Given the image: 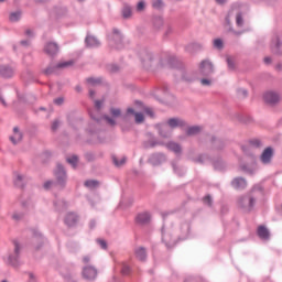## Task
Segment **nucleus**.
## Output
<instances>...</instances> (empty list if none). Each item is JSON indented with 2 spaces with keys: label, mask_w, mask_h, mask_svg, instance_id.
<instances>
[{
  "label": "nucleus",
  "mask_w": 282,
  "mask_h": 282,
  "mask_svg": "<svg viewBox=\"0 0 282 282\" xmlns=\"http://www.w3.org/2000/svg\"><path fill=\"white\" fill-rule=\"evenodd\" d=\"M204 203L207 204L208 206H212L213 199L210 198V196H205L204 197Z\"/></svg>",
  "instance_id": "37"
},
{
  "label": "nucleus",
  "mask_w": 282,
  "mask_h": 282,
  "mask_svg": "<svg viewBox=\"0 0 282 282\" xmlns=\"http://www.w3.org/2000/svg\"><path fill=\"white\" fill-rule=\"evenodd\" d=\"M90 116L94 118V120H96V118L94 117V113H90Z\"/></svg>",
  "instance_id": "57"
},
{
  "label": "nucleus",
  "mask_w": 282,
  "mask_h": 282,
  "mask_svg": "<svg viewBox=\"0 0 282 282\" xmlns=\"http://www.w3.org/2000/svg\"><path fill=\"white\" fill-rule=\"evenodd\" d=\"M135 219L138 224H149V221H151V214L149 212H143L138 214Z\"/></svg>",
  "instance_id": "10"
},
{
  "label": "nucleus",
  "mask_w": 282,
  "mask_h": 282,
  "mask_svg": "<svg viewBox=\"0 0 282 282\" xmlns=\"http://www.w3.org/2000/svg\"><path fill=\"white\" fill-rule=\"evenodd\" d=\"M274 53L282 54V44L279 42V37L274 40Z\"/></svg>",
  "instance_id": "20"
},
{
  "label": "nucleus",
  "mask_w": 282,
  "mask_h": 282,
  "mask_svg": "<svg viewBox=\"0 0 282 282\" xmlns=\"http://www.w3.org/2000/svg\"><path fill=\"white\" fill-rule=\"evenodd\" d=\"M214 47H216L217 50H221V47H224V41H221L220 39H216L214 41Z\"/></svg>",
  "instance_id": "30"
},
{
  "label": "nucleus",
  "mask_w": 282,
  "mask_h": 282,
  "mask_svg": "<svg viewBox=\"0 0 282 282\" xmlns=\"http://www.w3.org/2000/svg\"><path fill=\"white\" fill-rule=\"evenodd\" d=\"M137 10H139V12H141V10H144V2L143 1L138 3Z\"/></svg>",
  "instance_id": "42"
},
{
  "label": "nucleus",
  "mask_w": 282,
  "mask_h": 282,
  "mask_svg": "<svg viewBox=\"0 0 282 282\" xmlns=\"http://www.w3.org/2000/svg\"><path fill=\"white\" fill-rule=\"evenodd\" d=\"M237 95H238V98H246L248 96V90H246L243 88H239L237 90Z\"/></svg>",
  "instance_id": "28"
},
{
  "label": "nucleus",
  "mask_w": 282,
  "mask_h": 282,
  "mask_svg": "<svg viewBox=\"0 0 282 282\" xmlns=\"http://www.w3.org/2000/svg\"><path fill=\"white\" fill-rule=\"evenodd\" d=\"M263 100L267 105H276L281 100V96L274 91H268L263 95Z\"/></svg>",
  "instance_id": "4"
},
{
  "label": "nucleus",
  "mask_w": 282,
  "mask_h": 282,
  "mask_svg": "<svg viewBox=\"0 0 282 282\" xmlns=\"http://www.w3.org/2000/svg\"><path fill=\"white\" fill-rule=\"evenodd\" d=\"M167 149L170 151H173L176 154L182 153V148L180 147V144L175 143V142H170L167 143Z\"/></svg>",
  "instance_id": "18"
},
{
  "label": "nucleus",
  "mask_w": 282,
  "mask_h": 282,
  "mask_svg": "<svg viewBox=\"0 0 282 282\" xmlns=\"http://www.w3.org/2000/svg\"><path fill=\"white\" fill-rule=\"evenodd\" d=\"M134 254L139 261H144L147 259V249L139 247L134 250Z\"/></svg>",
  "instance_id": "14"
},
{
  "label": "nucleus",
  "mask_w": 282,
  "mask_h": 282,
  "mask_svg": "<svg viewBox=\"0 0 282 282\" xmlns=\"http://www.w3.org/2000/svg\"><path fill=\"white\" fill-rule=\"evenodd\" d=\"M162 129L165 130V129H166V126H163Z\"/></svg>",
  "instance_id": "59"
},
{
  "label": "nucleus",
  "mask_w": 282,
  "mask_h": 282,
  "mask_svg": "<svg viewBox=\"0 0 282 282\" xmlns=\"http://www.w3.org/2000/svg\"><path fill=\"white\" fill-rule=\"evenodd\" d=\"M86 45L88 47H98V45H100V42L98 41V39L91 36V35H88L86 37Z\"/></svg>",
  "instance_id": "16"
},
{
  "label": "nucleus",
  "mask_w": 282,
  "mask_h": 282,
  "mask_svg": "<svg viewBox=\"0 0 282 282\" xmlns=\"http://www.w3.org/2000/svg\"><path fill=\"white\" fill-rule=\"evenodd\" d=\"M19 19H21V12H14L10 14V21L13 23L19 21Z\"/></svg>",
  "instance_id": "27"
},
{
  "label": "nucleus",
  "mask_w": 282,
  "mask_h": 282,
  "mask_svg": "<svg viewBox=\"0 0 282 282\" xmlns=\"http://www.w3.org/2000/svg\"><path fill=\"white\" fill-rule=\"evenodd\" d=\"M78 221V216L74 213H68L65 218L66 226H76Z\"/></svg>",
  "instance_id": "12"
},
{
  "label": "nucleus",
  "mask_w": 282,
  "mask_h": 282,
  "mask_svg": "<svg viewBox=\"0 0 282 282\" xmlns=\"http://www.w3.org/2000/svg\"><path fill=\"white\" fill-rule=\"evenodd\" d=\"M128 113H135V111L133 110V108H128Z\"/></svg>",
  "instance_id": "51"
},
{
  "label": "nucleus",
  "mask_w": 282,
  "mask_h": 282,
  "mask_svg": "<svg viewBox=\"0 0 282 282\" xmlns=\"http://www.w3.org/2000/svg\"><path fill=\"white\" fill-rule=\"evenodd\" d=\"M105 120H107L108 124H111V126L116 124V120H113L109 117H105Z\"/></svg>",
  "instance_id": "43"
},
{
  "label": "nucleus",
  "mask_w": 282,
  "mask_h": 282,
  "mask_svg": "<svg viewBox=\"0 0 282 282\" xmlns=\"http://www.w3.org/2000/svg\"><path fill=\"white\" fill-rule=\"evenodd\" d=\"M216 3H226V0H216Z\"/></svg>",
  "instance_id": "53"
},
{
  "label": "nucleus",
  "mask_w": 282,
  "mask_h": 282,
  "mask_svg": "<svg viewBox=\"0 0 282 282\" xmlns=\"http://www.w3.org/2000/svg\"><path fill=\"white\" fill-rule=\"evenodd\" d=\"M199 131H202V127H199V126L191 127L187 130V135H197V133H199Z\"/></svg>",
  "instance_id": "19"
},
{
  "label": "nucleus",
  "mask_w": 282,
  "mask_h": 282,
  "mask_svg": "<svg viewBox=\"0 0 282 282\" xmlns=\"http://www.w3.org/2000/svg\"><path fill=\"white\" fill-rule=\"evenodd\" d=\"M68 164H72L74 169H76V164H78V156L73 155L70 158H67Z\"/></svg>",
  "instance_id": "26"
},
{
  "label": "nucleus",
  "mask_w": 282,
  "mask_h": 282,
  "mask_svg": "<svg viewBox=\"0 0 282 282\" xmlns=\"http://www.w3.org/2000/svg\"><path fill=\"white\" fill-rule=\"evenodd\" d=\"M231 186H234L237 191H243V188L248 186V183L243 178L237 177L231 182Z\"/></svg>",
  "instance_id": "8"
},
{
  "label": "nucleus",
  "mask_w": 282,
  "mask_h": 282,
  "mask_svg": "<svg viewBox=\"0 0 282 282\" xmlns=\"http://www.w3.org/2000/svg\"><path fill=\"white\" fill-rule=\"evenodd\" d=\"M89 96H90V98H94V96H95L94 90H89Z\"/></svg>",
  "instance_id": "52"
},
{
  "label": "nucleus",
  "mask_w": 282,
  "mask_h": 282,
  "mask_svg": "<svg viewBox=\"0 0 282 282\" xmlns=\"http://www.w3.org/2000/svg\"><path fill=\"white\" fill-rule=\"evenodd\" d=\"M21 180H23V176L21 175H18L17 176V181H15V184L19 186V182H21Z\"/></svg>",
  "instance_id": "49"
},
{
  "label": "nucleus",
  "mask_w": 282,
  "mask_h": 282,
  "mask_svg": "<svg viewBox=\"0 0 282 282\" xmlns=\"http://www.w3.org/2000/svg\"><path fill=\"white\" fill-rule=\"evenodd\" d=\"M110 113H111V116H113V118H120V109H118V108H111V110H110Z\"/></svg>",
  "instance_id": "31"
},
{
  "label": "nucleus",
  "mask_w": 282,
  "mask_h": 282,
  "mask_svg": "<svg viewBox=\"0 0 282 282\" xmlns=\"http://www.w3.org/2000/svg\"><path fill=\"white\" fill-rule=\"evenodd\" d=\"M258 236L260 237V239H270V231L268 230V228H265V226H259Z\"/></svg>",
  "instance_id": "15"
},
{
  "label": "nucleus",
  "mask_w": 282,
  "mask_h": 282,
  "mask_svg": "<svg viewBox=\"0 0 282 282\" xmlns=\"http://www.w3.org/2000/svg\"><path fill=\"white\" fill-rule=\"evenodd\" d=\"M236 23H237L238 28H241L243 25V17H241V13H238L236 15Z\"/></svg>",
  "instance_id": "29"
},
{
  "label": "nucleus",
  "mask_w": 282,
  "mask_h": 282,
  "mask_svg": "<svg viewBox=\"0 0 282 282\" xmlns=\"http://www.w3.org/2000/svg\"><path fill=\"white\" fill-rule=\"evenodd\" d=\"M85 186L87 188H97V186H99V183L98 181H86Z\"/></svg>",
  "instance_id": "25"
},
{
  "label": "nucleus",
  "mask_w": 282,
  "mask_h": 282,
  "mask_svg": "<svg viewBox=\"0 0 282 282\" xmlns=\"http://www.w3.org/2000/svg\"><path fill=\"white\" fill-rule=\"evenodd\" d=\"M58 124H61V122H58V120H55L52 124V130L56 131L58 129Z\"/></svg>",
  "instance_id": "40"
},
{
  "label": "nucleus",
  "mask_w": 282,
  "mask_h": 282,
  "mask_svg": "<svg viewBox=\"0 0 282 282\" xmlns=\"http://www.w3.org/2000/svg\"><path fill=\"white\" fill-rule=\"evenodd\" d=\"M20 250H21V246L17 241H14V253L13 256H9L8 258L9 265H12L13 268H18Z\"/></svg>",
  "instance_id": "3"
},
{
  "label": "nucleus",
  "mask_w": 282,
  "mask_h": 282,
  "mask_svg": "<svg viewBox=\"0 0 282 282\" xmlns=\"http://www.w3.org/2000/svg\"><path fill=\"white\" fill-rule=\"evenodd\" d=\"M257 147H259V141H256Z\"/></svg>",
  "instance_id": "60"
},
{
  "label": "nucleus",
  "mask_w": 282,
  "mask_h": 282,
  "mask_svg": "<svg viewBox=\"0 0 282 282\" xmlns=\"http://www.w3.org/2000/svg\"><path fill=\"white\" fill-rule=\"evenodd\" d=\"M226 22H227L228 24H230V20H229L228 18L226 19Z\"/></svg>",
  "instance_id": "55"
},
{
  "label": "nucleus",
  "mask_w": 282,
  "mask_h": 282,
  "mask_svg": "<svg viewBox=\"0 0 282 282\" xmlns=\"http://www.w3.org/2000/svg\"><path fill=\"white\" fill-rule=\"evenodd\" d=\"M253 193L254 188L249 195L243 196L238 200L240 208H243V210H247L248 213H250V210L254 208V204H257V196Z\"/></svg>",
  "instance_id": "1"
},
{
  "label": "nucleus",
  "mask_w": 282,
  "mask_h": 282,
  "mask_svg": "<svg viewBox=\"0 0 282 282\" xmlns=\"http://www.w3.org/2000/svg\"><path fill=\"white\" fill-rule=\"evenodd\" d=\"M95 107H96L97 111H100V107H102V101L96 100L95 101Z\"/></svg>",
  "instance_id": "38"
},
{
  "label": "nucleus",
  "mask_w": 282,
  "mask_h": 282,
  "mask_svg": "<svg viewBox=\"0 0 282 282\" xmlns=\"http://www.w3.org/2000/svg\"><path fill=\"white\" fill-rule=\"evenodd\" d=\"M36 250H39V247H35Z\"/></svg>",
  "instance_id": "63"
},
{
  "label": "nucleus",
  "mask_w": 282,
  "mask_h": 282,
  "mask_svg": "<svg viewBox=\"0 0 282 282\" xmlns=\"http://www.w3.org/2000/svg\"><path fill=\"white\" fill-rule=\"evenodd\" d=\"M153 8H156V10H160V8H162V2L161 0H156L153 2Z\"/></svg>",
  "instance_id": "35"
},
{
  "label": "nucleus",
  "mask_w": 282,
  "mask_h": 282,
  "mask_svg": "<svg viewBox=\"0 0 282 282\" xmlns=\"http://www.w3.org/2000/svg\"><path fill=\"white\" fill-rule=\"evenodd\" d=\"M36 1H39V2H43V1H46V0H36Z\"/></svg>",
  "instance_id": "58"
},
{
  "label": "nucleus",
  "mask_w": 282,
  "mask_h": 282,
  "mask_svg": "<svg viewBox=\"0 0 282 282\" xmlns=\"http://www.w3.org/2000/svg\"><path fill=\"white\" fill-rule=\"evenodd\" d=\"M55 105H63V99L57 98L54 100Z\"/></svg>",
  "instance_id": "47"
},
{
  "label": "nucleus",
  "mask_w": 282,
  "mask_h": 282,
  "mask_svg": "<svg viewBox=\"0 0 282 282\" xmlns=\"http://www.w3.org/2000/svg\"><path fill=\"white\" fill-rule=\"evenodd\" d=\"M21 43H22V45H28V42H23V41H22Z\"/></svg>",
  "instance_id": "56"
},
{
  "label": "nucleus",
  "mask_w": 282,
  "mask_h": 282,
  "mask_svg": "<svg viewBox=\"0 0 282 282\" xmlns=\"http://www.w3.org/2000/svg\"><path fill=\"white\" fill-rule=\"evenodd\" d=\"M121 272H122L123 274H129V272H131V269L129 268V265L123 264V265H122V269H121Z\"/></svg>",
  "instance_id": "32"
},
{
  "label": "nucleus",
  "mask_w": 282,
  "mask_h": 282,
  "mask_svg": "<svg viewBox=\"0 0 282 282\" xmlns=\"http://www.w3.org/2000/svg\"><path fill=\"white\" fill-rule=\"evenodd\" d=\"M161 135H166V134H163V133L161 132Z\"/></svg>",
  "instance_id": "62"
},
{
  "label": "nucleus",
  "mask_w": 282,
  "mask_h": 282,
  "mask_svg": "<svg viewBox=\"0 0 282 282\" xmlns=\"http://www.w3.org/2000/svg\"><path fill=\"white\" fill-rule=\"evenodd\" d=\"M89 261H91V257L85 256V257L83 258V263H89Z\"/></svg>",
  "instance_id": "44"
},
{
  "label": "nucleus",
  "mask_w": 282,
  "mask_h": 282,
  "mask_svg": "<svg viewBox=\"0 0 282 282\" xmlns=\"http://www.w3.org/2000/svg\"><path fill=\"white\" fill-rule=\"evenodd\" d=\"M70 65H74V62L73 61H68V62H62V63H58L56 65V68L57 69H63L65 67H70Z\"/></svg>",
  "instance_id": "23"
},
{
  "label": "nucleus",
  "mask_w": 282,
  "mask_h": 282,
  "mask_svg": "<svg viewBox=\"0 0 282 282\" xmlns=\"http://www.w3.org/2000/svg\"><path fill=\"white\" fill-rule=\"evenodd\" d=\"M167 124L171 129H176V127H184V121L182 119L171 118L167 120Z\"/></svg>",
  "instance_id": "13"
},
{
  "label": "nucleus",
  "mask_w": 282,
  "mask_h": 282,
  "mask_svg": "<svg viewBox=\"0 0 282 282\" xmlns=\"http://www.w3.org/2000/svg\"><path fill=\"white\" fill-rule=\"evenodd\" d=\"M274 156V150L272 148H267L263 150L260 160L262 164H270L272 162V158Z\"/></svg>",
  "instance_id": "6"
},
{
  "label": "nucleus",
  "mask_w": 282,
  "mask_h": 282,
  "mask_svg": "<svg viewBox=\"0 0 282 282\" xmlns=\"http://www.w3.org/2000/svg\"><path fill=\"white\" fill-rule=\"evenodd\" d=\"M264 63H265L267 65H270V64L272 63V58H270V57H264Z\"/></svg>",
  "instance_id": "46"
},
{
  "label": "nucleus",
  "mask_w": 282,
  "mask_h": 282,
  "mask_svg": "<svg viewBox=\"0 0 282 282\" xmlns=\"http://www.w3.org/2000/svg\"><path fill=\"white\" fill-rule=\"evenodd\" d=\"M3 1H6V0H0V3H3Z\"/></svg>",
  "instance_id": "61"
},
{
  "label": "nucleus",
  "mask_w": 282,
  "mask_h": 282,
  "mask_svg": "<svg viewBox=\"0 0 282 282\" xmlns=\"http://www.w3.org/2000/svg\"><path fill=\"white\" fill-rule=\"evenodd\" d=\"M122 17L123 19H129V17H131V7L129 6L123 7Z\"/></svg>",
  "instance_id": "24"
},
{
  "label": "nucleus",
  "mask_w": 282,
  "mask_h": 282,
  "mask_svg": "<svg viewBox=\"0 0 282 282\" xmlns=\"http://www.w3.org/2000/svg\"><path fill=\"white\" fill-rule=\"evenodd\" d=\"M227 63H228L229 69H235V62L232 61V58L228 57Z\"/></svg>",
  "instance_id": "33"
},
{
  "label": "nucleus",
  "mask_w": 282,
  "mask_h": 282,
  "mask_svg": "<svg viewBox=\"0 0 282 282\" xmlns=\"http://www.w3.org/2000/svg\"><path fill=\"white\" fill-rule=\"evenodd\" d=\"M45 54H48V56H54V54H58V44L54 42H48L44 46Z\"/></svg>",
  "instance_id": "7"
},
{
  "label": "nucleus",
  "mask_w": 282,
  "mask_h": 282,
  "mask_svg": "<svg viewBox=\"0 0 282 282\" xmlns=\"http://www.w3.org/2000/svg\"><path fill=\"white\" fill-rule=\"evenodd\" d=\"M26 34H28V36H30V34H32V31L31 30H26Z\"/></svg>",
  "instance_id": "54"
},
{
  "label": "nucleus",
  "mask_w": 282,
  "mask_h": 282,
  "mask_svg": "<svg viewBox=\"0 0 282 282\" xmlns=\"http://www.w3.org/2000/svg\"><path fill=\"white\" fill-rule=\"evenodd\" d=\"M52 186V182H46L45 184H44V188H50Z\"/></svg>",
  "instance_id": "50"
},
{
  "label": "nucleus",
  "mask_w": 282,
  "mask_h": 282,
  "mask_svg": "<svg viewBox=\"0 0 282 282\" xmlns=\"http://www.w3.org/2000/svg\"><path fill=\"white\" fill-rule=\"evenodd\" d=\"M98 275V269L96 267L89 265L83 269L84 279H88L89 281L94 280Z\"/></svg>",
  "instance_id": "5"
},
{
  "label": "nucleus",
  "mask_w": 282,
  "mask_h": 282,
  "mask_svg": "<svg viewBox=\"0 0 282 282\" xmlns=\"http://www.w3.org/2000/svg\"><path fill=\"white\" fill-rule=\"evenodd\" d=\"M134 120L137 124H142V122H144V115L142 112H135Z\"/></svg>",
  "instance_id": "21"
},
{
  "label": "nucleus",
  "mask_w": 282,
  "mask_h": 282,
  "mask_svg": "<svg viewBox=\"0 0 282 282\" xmlns=\"http://www.w3.org/2000/svg\"><path fill=\"white\" fill-rule=\"evenodd\" d=\"M0 74L1 76H3L4 78H10L12 77V75L14 74V72L12 70V68L8 67V66H1L0 67Z\"/></svg>",
  "instance_id": "17"
},
{
  "label": "nucleus",
  "mask_w": 282,
  "mask_h": 282,
  "mask_svg": "<svg viewBox=\"0 0 282 282\" xmlns=\"http://www.w3.org/2000/svg\"><path fill=\"white\" fill-rule=\"evenodd\" d=\"M10 140L13 144H19L23 140V134L19 131V128L13 129V135L10 137Z\"/></svg>",
  "instance_id": "11"
},
{
  "label": "nucleus",
  "mask_w": 282,
  "mask_h": 282,
  "mask_svg": "<svg viewBox=\"0 0 282 282\" xmlns=\"http://www.w3.org/2000/svg\"><path fill=\"white\" fill-rule=\"evenodd\" d=\"M200 84L204 85V86H209V85H212V82H210V79H208V78H203V79L200 80Z\"/></svg>",
  "instance_id": "36"
},
{
  "label": "nucleus",
  "mask_w": 282,
  "mask_h": 282,
  "mask_svg": "<svg viewBox=\"0 0 282 282\" xmlns=\"http://www.w3.org/2000/svg\"><path fill=\"white\" fill-rule=\"evenodd\" d=\"M153 57H151V55H145L144 57H142L143 63H147V61H152Z\"/></svg>",
  "instance_id": "45"
},
{
  "label": "nucleus",
  "mask_w": 282,
  "mask_h": 282,
  "mask_svg": "<svg viewBox=\"0 0 282 282\" xmlns=\"http://www.w3.org/2000/svg\"><path fill=\"white\" fill-rule=\"evenodd\" d=\"M33 243H43V239H41V238H35V239L33 240Z\"/></svg>",
  "instance_id": "48"
},
{
  "label": "nucleus",
  "mask_w": 282,
  "mask_h": 282,
  "mask_svg": "<svg viewBox=\"0 0 282 282\" xmlns=\"http://www.w3.org/2000/svg\"><path fill=\"white\" fill-rule=\"evenodd\" d=\"M87 83H89L90 85H98V83H100V79H96V78H88Z\"/></svg>",
  "instance_id": "34"
},
{
  "label": "nucleus",
  "mask_w": 282,
  "mask_h": 282,
  "mask_svg": "<svg viewBox=\"0 0 282 282\" xmlns=\"http://www.w3.org/2000/svg\"><path fill=\"white\" fill-rule=\"evenodd\" d=\"M215 72V67L213 66V63L208 59H204L199 64V74L202 76H210Z\"/></svg>",
  "instance_id": "2"
},
{
  "label": "nucleus",
  "mask_w": 282,
  "mask_h": 282,
  "mask_svg": "<svg viewBox=\"0 0 282 282\" xmlns=\"http://www.w3.org/2000/svg\"><path fill=\"white\" fill-rule=\"evenodd\" d=\"M144 111H145V113L148 115V116H150V118H153V109H151V108H145L144 109Z\"/></svg>",
  "instance_id": "39"
},
{
  "label": "nucleus",
  "mask_w": 282,
  "mask_h": 282,
  "mask_svg": "<svg viewBox=\"0 0 282 282\" xmlns=\"http://www.w3.org/2000/svg\"><path fill=\"white\" fill-rule=\"evenodd\" d=\"M112 162H113L115 166H122L127 162V158L123 156V158H121L120 161H118V158L112 156Z\"/></svg>",
  "instance_id": "22"
},
{
  "label": "nucleus",
  "mask_w": 282,
  "mask_h": 282,
  "mask_svg": "<svg viewBox=\"0 0 282 282\" xmlns=\"http://www.w3.org/2000/svg\"><path fill=\"white\" fill-rule=\"evenodd\" d=\"M98 243L104 250H107V242L105 240H98Z\"/></svg>",
  "instance_id": "41"
},
{
  "label": "nucleus",
  "mask_w": 282,
  "mask_h": 282,
  "mask_svg": "<svg viewBox=\"0 0 282 282\" xmlns=\"http://www.w3.org/2000/svg\"><path fill=\"white\" fill-rule=\"evenodd\" d=\"M55 175L59 184H63V182H65V180L67 178V175L65 174V169H63L61 164L57 165Z\"/></svg>",
  "instance_id": "9"
}]
</instances>
